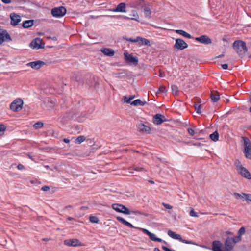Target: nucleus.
I'll list each match as a JSON object with an SVG mask.
<instances>
[{
  "label": "nucleus",
  "mask_w": 251,
  "mask_h": 251,
  "mask_svg": "<svg viewBox=\"0 0 251 251\" xmlns=\"http://www.w3.org/2000/svg\"><path fill=\"white\" fill-rule=\"evenodd\" d=\"M233 48L241 57H243L248 51L246 43L242 40L235 41L233 44Z\"/></svg>",
  "instance_id": "nucleus-1"
},
{
  "label": "nucleus",
  "mask_w": 251,
  "mask_h": 251,
  "mask_svg": "<svg viewBox=\"0 0 251 251\" xmlns=\"http://www.w3.org/2000/svg\"><path fill=\"white\" fill-rule=\"evenodd\" d=\"M242 238L239 236L227 237L224 242L225 251H231L235 245L241 241Z\"/></svg>",
  "instance_id": "nucleus-2"
},
{
  "label": "nucleus",
  "mask_w": 251,
  "mask_h": 251,
  "mask_svg": "<svg viewBox=\"0 0 251 251\" xmlns=\"http://www.w3.org/2000/svg\"><path fill=\"white\" fill-rule=\"evenodd\" d=\"M244 142V150L243 152L246 158L251 159V142L246 137H242Z\"/></svg>",
  "instance_id": "nucleus-3"
},
{
  "label": "nucleus",
  "mask_w": 251,
  "mask_h": 251,
  "mask_svg": "<svg viewBox=\"0 0 251 251\" xmlns=\"http://www.w3.org/2000/svg\"><path fill=\"white\" fill-rule=\"evenodd\" d=\"M112 208L119 213L126 215H129L131 214L130 210L127 207L121 204L114 203L112 205Z\"/></svg>",
  "instance_id": "nucleus-4"
},
{
  "label": "nucleus",
  "mask_w": 251,
  "mask_h": 251,
  "mask_svg": "<svg viewBox=\"0 0 251 251\" xmlns=\"http://www.w3.org/2000/svg\"><path fill=\"white\" fill-rule=\"evenodd\" d=\"M23 101L21 98H17L10 105V108L14 112H18L22 109Z\"/></svg>",
  "instance_id": "nucleus-5"
},
{
  "label": "nucleus",
  "mask_w": 251,
  "mask_h": 251,
  "mask_svg": "<svg viewBox=\"0 0 251 251\" xmlns=\"http://www.w3.org/2000/svg\"><path fill=\"white\" fill-rule=\"evenodd\" d=\"M167 234L168 236H170V237L174 239L178 240L179 241L182 243L188 244H195V243L192 241L183 239H182L180 235L176 234V232L171 230H168Z\"/></svg>",
  "instance_id": "nucleus-6"
},
{
  "label": "nucleus",
  "mask_w": 251,
  "mask_h": 251,
  "mask_svg": "<svg viewBox=\"0 0 251 251\" xmlns=\"http://www.w3.org/2000/svg\"><path fill=\"white\" fill-rule=\"evenodd\" d=\"M124 58L125 62L128 64L137 66L138 63V59L137 57L133 56L131 54H129L127 52H125Z\"/></svg>",
  "instance_id": "nucleus-7"
},
{
  "label": "nucleus",
  "mask_w": 251,
  "mask_h": 251,
  "mask_svg": "<svg viewBox=\"0 0 251 251\" xmlns=\"http://www.w3.org/2000/svg\"><path fill=\"white\" fill-rule=\"evenodd\" d=\"M29 46L33 49H41L44 48L45 43L40 38H36L31 42Z\"/></svg>",
  "instance_id": "nucleus-8"
},
{
  "label": "nucleus",
  "mask_w": 251,
  "mask_h": 251,
  "mask_svg": "<svg viewBox=\"0 0 251 251\" xmlns=\"http://www.w3.org/2000/svg\"><path fill=\"white\" fill-rule=\"evenodd\" d=\"M146 4V2L144 0H128L127 5L131 7L143 8Z\"/></svg>",
  "instance_id": "nucleus-9"
},
{
  "label": "nucleus",
  "mask_w": 251,
  "mask_h": 251,
  "mask_svg": "<svg viewBox=\"0 0 251 251\" xmlns=\"http://www.w3.org/2000/svg\"><path fill=\"white\" fill-rule=\"evenodd\" d=\"M188 44L182 39L177 38L176 40L174 48L178 50H182L188 47Z\"/></svg>",
  "instance_id": "nucleus-10"
},
{
  "label": "nucleus",
  "mask_w": 251,
  "mask_h": 251,
  "mask_svg": "<svg viewBox=\"0 0 251 251\" xmlns=\"http://www.w3.org/2000/svg\"><path fill=\"white\" fill-rule=\"evenodd\" d=\"M64 244L68 246L77 247L84 246V244L80 242L77 239H71L64 241Z\"/></svg>",
  "instance_id": "nucleus-11"
},
{
  "label": "nucleus",
  "mask_w": 251,
  "mask_h": 251,
  "mask_svg": "<svg viewBox=\"0 0 251 251\" xmlns=\"http://www.w3.org/2000/svg\"><path fill=\"white\" fill-rule=\"evenodd\" d=\"M195 40L204 45H209L212 43L211 39L206 35H202L200 37H195Z\"/></svg>",
  "instance_id": "nucleus-12"
},
{
  "label": "nucleus",
  "mask_w": 251,
  "mask_h": 251,
  "mask_svg": "<svg viewBox=\"0 0 251 251\" xmlns=\"http://www.w3.org/2000/svg\"><path fill=\"white\" fill-rule=\"evenodd\" d=\"M45 64L46 63L45 62L41 60H37L27 63V66L31 67L33 69L38 70Z\"/></svg>",
  "instance_id": "nucleus-13"
},
{
  "label": "nucleus",
  "mask_w": 251,
  "mask_h": 251,
  "mask_svg": "<svg viewBox=\"0 0 251 251\" xmlns=\"http://www.w3.org/2000/svg\"><path fill=\"white\" fill-rule=\"evenodd\" d=\"M152 121L154 124L159 125L165 121L166 119L164 115L160 114H156L153 116Z\"/></svg>",
  "instance_id": "nucleus-14"
},
{
  "label": "nucleus",
  "mask_w": 251,
  "mask_h": 251,
  "mask_svg": "<svg viewBox=\"0 0 251 251\" xmlns=\"http://www.w3.org/2000/svg\"><path fill=\"white\" fill-rule=\"evenodd\" d=\"M51 13L54 17L60 18L63 17V6L52 8Z\"/></svg>",
  "instance_id": "nucleus-15"
},
{
  "label": "nucleus",
  "mask_w": 251,
  "mask_h": 251,
  "mask_svg": "<svg viewBox=\"0 0 251 251\" xmlns=\"http://www.w3.org/2000/svg\"><path fill=\"white\" fill-rule=\"evenodd\" d=\"M10 17L11 19L10 24L14 26L17 25L21 21L20 16L15 13H11Z\"/></svg>",
  "instance_id": "nucleus-16"
},
{
  "label": "nucleus",
  "mask_w": 251,
  "mask_h": 251,
  "mask_svg": "<svg viewBox=\"0 0 251 251\" xmlns=\"http://www.w3.org/2000/svg\"><path fill=\"white\" fill-rule=\"evenodd\" d=\"M238 173L241 175L242 176L248 179H251V175L249 171L245 167L241 168L238 171Z\"/></svg>",
  "instance_id": "nucleus-17"
},
{
  "label": "nucleus",
  "mask_w": 251,
  "mask_h": 251,
  "mask_svg": "<svg viewBox=\"0 0 251 251\" xmlns=\"http://www.w3.org/2000/svg\"><path fill=\"white\" fill-rule=\"evenodd\" d=\"M137 128L138 131L141 133H150L151 131V128L143 123L139 124Z\"/></svg>",
  "instance_id": "nucleus-18"
},
{
  "label": "nucleus",
  "mask_w": 251,
  "mask_h": 251,
  "mask_svg": "<svg viewBox=\"0 0 251 251\" xmlns=\"http://www.w3.org/2000/svg\"><path fill=\"white\" fill-rule=\"evenodd\" d=\"M113 74L116 77L120 79L126 78L129 75L128 71L126 70H122L118 72L114 73Z\"/></svg>",
  "instance_id": "nucleus-19"
},
{
  "label": "nucleus",
  "mask_w": 251,
  "mask_h": 251,
  "mask_svg": "<svg viewBox=\"0 0 251 251\" xmlns=\"http://www.w3.org/2000/svg\"><path fill=\"white\" fill-rule=\"evenodd\" d=\"M100 51L106 56L111 57L115 54L114 50L110 48H101Z\"/></svg>",
  "instance_id": "nucleus-20"
},
{
  "label": "nucleus",
  "mask_w": 251,
  "mask_h": 251,
  "mask_svg": "<svg viewBox=\"0 0 251 251\" xmlns=\"http://www.w3.org/2000/svg\"><path fill=\"white\" fill-rule=\"evenodd\" d=\"M126 4L124 2H122L119 3L116 7L113 10V11L116 12H126Z\"/></svg>",
  "instance_id": "nucleus-21"
},
{
  "label": "nucleus",
  "mask_w": 251,
  "mask_h": 251,
  "mask_svg": "<svg viewBox=\"0 0 251 251\" xmlns=\"http://www.w3.org/2000/svg\"><path fill=\"white\" fill-rule=\"evenodd\" d=\"M138 229L140 230H141L144 233L148 235L149 236L150 239L151 240H152L153 241H154L155 240L156 237L154 234L151 233L148 230L145 229V228H138Z\"/></svg>",
  "instance_id": "nucleus-22"
},
{
  "label": "nucleus",
  "mask_w": 251,
  "mask_h": 251,
  "mask_svg": "<svg viewBox=\"0 0 251 251\" xmlns=\"http://www.w3.org/2000/svg\"><path fill=\"white\" fill-rule=\"evenodd\" d=\"M34 24V20H25L23 22L22 27L24 28H28L32 26H33Z\"/></svg>",
  "instance_id": "nucleus-23"
},
{
  "label": "nucleus",
  "mask_w": 251,
  "mask_h": 251,
  "mask_svg": "<svg viewBox=\"0 0 251 251\" xmlns=\"http://www.w3.org/2000/svg\"><path fill=\"white\" fill-rule=\"evenodd\" d=\"M210 98L213 102H216L219 100L220 95L217 91L214 93L211 92L210 94Z\"/></svg>",
  "instance_id": "nucleus-24"
},
{
  "label": "nucleus",
  "mask_w": 251,
  "mask_h": 251,
  "mask_svg": "<svg viewBox=\"0 0 251 251\" xmlns=\"http://www.w3.org/2000/svg\"><path fill=\"white\" fill-rule=\"evenodd\" d=\"M209 138L213 142H217L219 138L218 132L217 131H214L213 133L210 134Z\"/></svg>",
  "instance_id": "nucleus-25"
},
{
  "label": "nucleus",
  "mask_w": 251,
  "mask_h": 251,
  "mask_svg": "<svg viewBox=\"0 0 251 251\" xmlns=\"http://www.w3.org/2000/svg\"><path fill=\"white\" fill-rule=\"evenodd\" d=\"M147 103V102L146 101H143L140 99H137L135 100L132 101L131 103V105H134V106H137V105H140V106H144Z\"/></svg>",
  "instance_id": "nucleus-26"
},
{
  "label": "nucleus",
  "mask_w": 251,
  "mask_h": 251,
  "mask_svg": "<svg viewBox=\"0 0 251 251\" xmlns=\"http://www.w3.org/2000/svg\"><path fill=\"white\" fill-rule=\"evenodd\" d=\"M138 42H140L141 45H145L148 46H150V42L148 39L138 36Z\"/></svg>",
  "instance_id": "nucleus-27"
},
{
  "label": "nucleus",
  "mask_w": 251,
  "mask_h": 251,
  "mask_svg": "<svg viewBox=\"0 0 251 251\" xmlns=\"http://www.w3.org/2000/svg\"><path fill=\"white\" fill-rule=\"evenodd\" d=\"M85 137L84 136H79L76 139L74 138V143L80 144L85 140Z\"/></svg>",
  "instance_id": "nucleus-28"
},
{
  "label": "nucleus",
  "mask_w": 251,
  "mask_h": 251,
  "mask_svg": "<svg viewBox=\"0 0 251 251\" xmlns=\"http://www.w3.org/2000/svg\"><path fill=\"white\" fill-rule=\"evenodd\" d=\"M234 196H235V197L236 199L245 200V196H246V194L244 193H242V194H239L238 193H234Z\"/></svg>",
  "instance_id": "nucleus-29"
},
{
  "label": "nucleus",
  "mask_w": 251,
  "mask_h": 251,
  "mask_svg": "<svg viewBox=\"0 0 251 251\" xmlns=\"http://www.w3.org/2000/svg\"><path fill=\"white\" fill-rule=\"evenodd\" d=\"M194 107L195 108V111H196V112L198 114H201V104H197L196 103H195L194 104Z\"/></svg>",
  "instance_id": "nucleus-30"
},
{
  "label": "nucleus",
  "mask_w": 251,
  "mask_h": 251,
  "mask_svg": "<svg viewBox=\"0 0 251 251\" xmlns=\"http://www.w3.org/2000/svg\"><path fill=\"white\" fill-rule=\"evenodd\" d=\"M74 141V138H72L71 140L68 138H64V142L68 144V147H70L74 145L73 141Z\"/></svg>",
  "instance_id": "nucleus-31"
},
{
  "label": "nucleus",
  "mask_w": 251,
  "mask_h": 251,
  "mask_svg": "<svg viewBox=\"0 0 251 251\" xmlns=\"http://www.w3.org/2000/svg\"><path fill=\"white\" fill-rule=\"evenodd\" d=\"M167 92V89L166 87L164 86H161L158 89L156 92V94H161V93H166Z\"/></svg>",
  "instance_id": "nucleus-32"
},
{
  "label": "nucleus",
  "mask_w": 251,
  "mask_h": 251,
  "mask_svg": "<svg viewBox=\"0 0 251 251\" xmlns=\"http://www.w3.org/2000/svg\"><path fill=\"white\" fill-rule=\"evenodd\" d=\"M4 29H2L0 31V45L2 44L3 42L5 41V39L4 38Z\"/></svg>",
  "instance_id": "nucleus-33"
},
{
  "label": "nucleus",
  "mask_w": 251,
  "mask_h": 251,
  "mask_svg": "<svg viewBox=\"0 0 251 251\" xmlns=\"http://www.w3.org/2000/svg\"><path fill=\"white\" fill-rule=\"evenodd\" d=\"M171 89L172 92L175 95H178L179 93L178 88L176 85H172L171 86Z\"/></svg>",
  "instance_id": "nucleus-34"
},
{
  "label": "nucleus",
  "mask_w": 251,
  "mask_h": 251,
  "mask_svg": "<svg viewBox=\"0 0 251 251\" xmlns=\"http://www.w3.org/2000/svg\"><path fill=\"white\" fill-rule=\"evenodd\" d=\"M89 220L92 223H98L99 222L98 217L95 216H90L89 217Z\"/></svg>",
  "instance_id": "nucleus-35"
},
{
  "label": "nucleus",
  "mask_w": 251,
  "mask_h": 251,
  "mask_svg": "<svg viewBox=\"0 0 251 251\" xmlns=\"http://www.w3.org/2000/svg\"><path fill=\"white\" fill-rule=\"evenodd\" d=\"M144 13L146 17H150L151 15V11L149 7H145L144 9Z\"/></svg>",
  "instance_id": "nucleus-36"
},
{
  "label": "nucleus",
  "mask_w": 251,
  "mask_h": 251,
  "mask_svg": "<svg viewBox=\"0 0 251 251\" xmlns=\"http://www.w3.org/2000/svg\"><path fill=\"white\" fill-rule=\"evenodd\" d=\"M134 96H130V97H128L127 96H124V100L125 102H126L127 103H130L131 104V103L132 102L131 101L134 98Z\"/></svg>",
  "instance_id": "nucleus-37"
},
{
  "label": "nucleus",
  "mask_w": 251,
  "mask_h": 251,
  "mask_svg": "<svg viewBox=\"0 0 251 251\" xmlns=\"http://www.w3.org/2000/svg\"><path fill=\"white\" fill-rule=\"evenodd\" d=\"M4 38L6 41H11L12 40L11 36L5 29L4 31Z\"/></svg>",
  "instance_id": "nucleus-38"
},
{
  "label": "nucleus",
  "mask_w": 251,
  "mask_h": 251,
  "mask_svg": "<svg viewBox=\"0 0 251 251\" xmlns=\"http://www.w3.org/2000/svg\"><path fill=\"white\" fill-rule=\"evenodd\" d=\"M44 126L43 123L42 122H38L33 125V127L35 129H39L42 128Z\"/></svg>",
  "instance_id": "nucleus-39"
},
{
  "label": "nucleus",
  "mask_w": 251,
  "mask_h": 251,
  "mask_svg": "<svg viewBox=\"0 0 251 251\" xmlns=\"http://www.w3.org/2000/svg\"><path fill=\"white\" fill-rule=\"evenodd\" d=\"M235 165L236 166V170L237 171L239 170V169H241V168L243 167L241 162L238 159H236L235 161Z\"/></svg>",
  "instance_id": "nucleus-40"
},
{
  "label": "nucleus",
  "mask_w": 251,
  "mask_h": 251,
  "mask_svg": "<svg viewBox=\"0 0 251 251\" xmlns=\"http://www.w3.org/2000/svg\"><path fill=\"white\" fill-rule=\"evenodd\" d=\"M6 129V126L4 124H0V135L3 134Z\"/></svg>",
  "instance_id": "nucleus-41"
},
{
  "label": "nucleus",
  "mask_w": 251,
  "mask_h": 251,
  "mask_svg": "<svg viewBox=\"0 0 251 251\" xmlns=\"http://www.w3.org/2000/svg\"><path fill=\"white\" fill-rule=\"evenodd\" d=\"M116 219L120 223H121L122 224H123V225H126V223H127V221H126L124 218H122V217H120V216H118L116 217Z\"/></svg>",
  "instance_id": "nucleus-42"
},
{
  "label": "nucleus",
  "mask_w": 251,
  "mask_h": 251,
  "mask_svg": "<svg viewBox=\"0 0 251 251\" xmlns=\"http://www.w3.org/2000/svg\"><path fill=\"white\" fill-rule=\"evenodd\" d=\"M245 232V228L244 227L242 226L241 227L238 232V235L237 236H239L240 237H241V236L243 235Z\"/></svg>",
  "instance_id": "nucleus-43"
},
{
  "label": "nucleus",
  "mask_w": 251,
  "mask_h": 251,
  "mask_svg": "<svg viewBox=\"0 0 251 251\" xmlns=\"http://www.w3.org/2000/svg\"><path fill=\"white\" fill-rule=\"evenodd\" d=\"M123 38L124 39L126 40V41H130V42H133V43H135V42H138V36L135 39H133L132 38H128L126 37H124Z\"/></svg>",
  "instance_id": "nucleus-44"
},
{
  "label": "nucleus",
  "mask_w": 251,
  "mask_h": 251,
  "mask_svg": "<svg viewBox=\"0 0 251 251\" xmlns=\"http://www.w3.org/2000/svg\"><path fill=\"white\" fill-rule=\"evenodd\" d=\"M175 32L176 33L179 34V35H180L183 37H185L186 33V31H185L183 30H180V29L176 30Z\"/></svg>",
  "instance_id": "nucleus-45"
},
{
  "label": "nucleus",
  "mask_w": 251,
  "mask_h": 251,
  "mask_svg": "<svg viewBox=\"0 0 251 251\" xmlns=\"http://www.w3.org/2000/svg\"><path fill=\"white\" fill-rule=\"evenodd\" d=\"M133 169L135 171L139 172L146 171V170L144 168L139 166L134 167Z\"/></svg>",
  "instance_id": "nucleus-46"
},
{
  "label": "nucleus",
  "mask_w": 251,
  "mask_h": 251,
  "mask_svg": "<svg viewBox=\"0 0 251 251\" xmlns=\"http://www.w3.org/2000/svg\"><path fill=\"white\" fill-rule=\"evenodd\" d=\"M132 13H133L132 14L133 16H134L135 18H131V19L137 21V18H138V17H139L138 15L137 14V12H136V11L133 10L132 11Z\"/></svg>",
  "instance_id": "nucleus-47"
},
{
  "label": "nucleus",
  "mask_w": 251,
  "mask_h": 251,
  "mask_svg": "<svg viewBox=\"0 0 251 251\" xmlns=\"http://www.w3.org/2000/svg\"><path fill=\"white\" fill-rule=\"evenodd\" d=\"M132 213L135 214V215H144L147 216V214H145L142 212H140L139 211H133L131 212Z\"/></svg>",
  "instance_id": "nucleus-48"
},
{
  "label": "nucleus",
  "mask_w": 251,
  "mask_h": 251,
  "mask_svg": "<svg viewBox=\"0 0 251 251\" xmlns=\"http://www.w3.org/2000/svg\"><path fill=\"white\" fill-rule=\"evenodd\" d=\"M189 214L192 217H198V213L196 212L193 209L190 211Z\"/></svg>",
  "instance_id": "nucleus-49"
},
{
  "label": "nucleus",
  "mask_w": 251,
  "mask_h": 251,
  "mask_svg": "<svg viewBox=\"0 0 251 251\" xmlns=\"http://www.w3.org/2000/svg\"><path fill=\"white\" fill-rule=\"evenodd\" d=\"M187 131L191 136H194V134H195L194 130L192 128H188L187 129Z\"/></svg>",
  "instance_id": "nucleus-50"
},
{
  "label": "nucleus",
  "mask_w": 251,
  "mask_h": 251,
  "mask_svg": "<svg viewBox=\"0 0 251 251\" xmlns=\"http://www.w3.org/2000/svg\"><path fill=\"white\" fill-rule=\"evenodd\" d=\"M245 196V200H246V201H251V194H246V196Z\"/></svg>",
  "instance_id": "nucleus-51"
},
{
  "label": "nucleus",
  "mask_w": 251,
  "mask_h": 251,
  "mask_svg": "<svg viewBox=\"0 0 251 251\" xmlns=\"http://www.w3.org/2000/svg\"><path fill=\"white\" fill-rule=\"evenodd\" d=\"M129 227L133 228H136L138 229L139 227H135L132 224H131L130 223L127 222L126 225H125Z\"/></svg>",
  "instance_id": "nucleus-52"
},
{
  "label": "nucleus",
  "mask_w": 251,
  "mask_h": 251,
  "mask_svg": "<svg viewBox=\"0 0 251 251\" xmlns=\"http://www.w3.org/2000/svg\"><path fill=\"white\" fill-rule=\"evenodd\" d=\"M154 241L158 242H163V243H164V244H165L166 245L168 244L167 242H166L165 241L163 240L162 239L158 238V237L156 238V239H155V240Z\"/></svg>",
  "instance_id": "nucleus-53"
},
{
  "label": "nucleus",
  "mask_w": 251,
  "mask_h": 251,
  "mask_svg": "<svg viewBox=\"0 0 251 251\" xmlns=\"http://www.w3.org/2000/svg\"><path fill=\"white\" fill-rule=\"evenodd\" d=\"M162 204L164 206V207L167 209H171L173 207L171 205H170L168 204H166L165 203H163Z\"/></svg>",
  "instance_id": "nucleus-54"
},
{
  "label": "nucleus",
  "mask_w": 251,
  "mask_h": 251,
  "mask_svg": "<svg viewBox=\"0 0 251 251\" xmlns=\"http://www.w3.org/2000/svg\"><path fill=\"white\" fill-rule=\"evenodd\" d=\"M50 187L48 186H44L41 188V190L43 191H47L50 190Z\"/></svg>",
  "instance_id": "nucleus-55"
},
{
  "label": "nucleus",
  "mask_w": 251,
  "mask_h": 251,
  "mask_svg": "<svg viewBox=\"0 0 251 251\" xmlns=\"http://www.w3.org/2000/svg\"><path fill=\"white\" fill-rule=\"evenodd\" d=\"M74 115V113L73 112H71L68 115H67L66 117V118H68V119H70L73 117V116Z\"/></svg>",
  "instance_id": "nucleus-56"
},
{
  "label": "nucleus",
  "mask_w": 251,
  "mask_h": 251,
  "mask_svg": "<svg viewBox=\"0 0 251 251\" xmlns=\"http://www.w3.org/2000/svg\"><path fill=\"white\" fill-rule=\"evenodd\" d=\"M17 168L19 170H23V169H25V167L23 165H22L21 164H19L17 166Z\"/></svg>",
  "instance_id": "nucleus-57"
},
{
  "label": "nucleus",
  "mask_w": 251,
  "mask_h": 251,
  "mask_svg": "<svg viewBox=\"0 0 251 251\" xmlns=\"http://www.w3.org/2000/svg\"><path fill=\"white\" fill-rule=\"evenodd\" d=\"M222 68L224 70H226L228 69V64H223L221 65Z\"/></svg>",
  "instance_id": "nucleus-58"
},
{
  "label": "nucleus",
  "mask_w": 251,
  "mask_h": 251,
  "mask_svg": "<svg viewBox=\"0 0 251 251\" xmlns=\"http://www.w3.org/2000/svg\"><path fill=\"white\" fill-rule=\"evenodd\" d=\"M5 4H9L11 2V0H1Z\"/></svg>",
  "instance_id": "nucleus-59"
},
{
  "label": "nucleus",
  "mask_w": 251,
  "mask_h": 251,
  "mask_svg": "<svg viewBox=\"0 0 251 251\" xmlns=\"http://www.w3.org/2000/svg\"><path fill=\"white\" fill-rule=\"evenodd\" d=\"M184 37L187 38L188 39H192V36L188 33L186 32V35Z\"/></svg>",
  "instance_id": "nucleus-60"
},
{
  "label": "nucleus",
  "mask_w": 251,
  "mask_h": 251,
  "mask_svg": "<svg viewBox=\"0 0 251 251\" xmlns=\"http://www.w3.org/2000/svg\"><path fill=\"white\" fill-rule=\"evenodd\" d=\"M195 146H198V147H200L201 146H202L203 144H201V143L200 142H196L194 144Z\"/></svg>",
  "instance_id": "nucleus-61"
},
{
  "label": "nucleus",
  "mask_w": 251,
  "mask_h": 251,
  "mask_svg": "<svg viewBox=\"0 0 251 251\" xmlns=\"http://www.w3.org/2000/svg\"><path fill=\"white\" fill-rule=\"evenodd\" d=\"M157 159L159 160V161H161V162H167L166 161H165L163 159H162L161 158H159V157H157Z\"/></svg>",
  "instance_id": "nucleus-62"
},
{
  "label": "nucleus",
  "mask_w": 251,
  "mask_h": 251,
  "mask_svg": "<svg viewBox=\"0 0 251 251\" xmlns=\"http://www.w3.org/2000/svg\"><path fill=\"white\" fill-rule=\"evenodd\" d=\"M50 240V238H43V239H42V240L43 241H49V240Z\"/></svg>",
  "instance_id": "nucleus-63"
},
{
  "label": "nucleus",
  "mask_w": 251,
  "mask_h": 251,
  "mask_svg": "<svg viewBox=\"0 0 251 251\" xmlns=\"http://www.w3.org/2000/svg\"><path fill=\"white\" fill-rule=\"evenodd\" d=\"M154 251H161L158 248H155L154 249Z\"/></svg>",
  "instance_id": "nucleus-64"
}]
</instances>
